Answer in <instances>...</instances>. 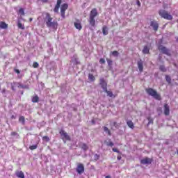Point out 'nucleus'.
<instances>
[{
    "label": "nucleus",
    "mask_w": 178,
    "mask_h": 178,
    "mask_svg": "<svg viewBox=\"0 0 178 178\" xmlns=\"http://www.w3.org/2000/svg\"><path fill=\"white\" fill-rule=\"evenodd\" d=\"M76 170L79 175H83L84 173V165L78 163Z\"/></svg>",
    "instance_id": "nucleus-6"
},
{
    "label": "nucleus",
    "mask_w": 178,
    "mask_h": 178,
    "mask_svg": "<svg viewBox=\"0 0 178 178\" xmlns=\"http://www.w3.org/2000/svg\"><path fill=\"white\" fill-rule=\"evenodd\" d=\"M88 80L90 83H93V81H95V76L92 74H89Z\"/></svg>",
    "instance_id": "nucleus-18"
},
{
    "label": "nucleus",
    "mask_w": 178,
    "mask_h": 178,
    "mask_svg": "<svg viewBox=\"0 0 178 178\" xmlns=\"http://www.w3.org/2000/svg\"><path fill=\"white\" fill-rule=\"evenodd\" d=\"M177 155H178V150L177 151Z\"/></svg>",
    "instance_id": "nucleus-52"
},
{
    "label": "nucleus",
    "mask_w": 178,
    "mask_h": 178,
    "mask_svg": "<svg viewBox=\"0 0 178 178\" xmlns=\"http://www.w3.org/2000/svg\"><path fill=\"white\" fill-rule=\"evenodd\" d=\"M42 140L48 142L49 141V138L48 136H43Z\"/></svg>",
    "instance_id": "nucleus-35"
},
{
    "label": "nucleus",
    "mask_w": 178,
    "mask_h": 178,
    "mask_svg": "<svg viewBox=\"0 0 178 178\" xmlns=\"http://www.w3.org/2000/svg\"><path fill=\"white\" fill-rule=\"evenodd\" d=\"M97 16H98V10L97 8L92 9L88 19L90 27H95V18Z\"/></svg>",
    "instance_id": "nucleus-1"
},
{
    "label": "nucleus",
    "mask_w": 178,
    "mask_h": 178,
    "mask_svg": "<svg viewBox=\"0 0 178 178\" xmlns=\"http://www.w3.org/2000/svg\"><path fill=\"white\" fill-rule=\"evenodd\" d=\"M33 20V18H30V22H31Z\"/></svg>",
    "instance_id": "nucleus-49"
},
{
    "label": "nucleus",
    "mask_w": 178,
    "mask_h": 178,
    "mask_svg": "<svg viewBox=\"0 0 178 178\" xmlns=\"http://www.w3.org/2000/svg\"><path fill=\"white\" fill-rule=\"evenodd\" d=\"M100 86H102L103 91H106V89L108 88H106L108 84L106 83V81H105V79L103 78L100 79Z\"/></svg>",
    "instance_id": "nucleus-11"
},
{
    "label": "nucleus",
    "mask_w": 178,
    "mask_h": 178,
    "mask_svg": "<svg viewBox=\"0 0 178 178\" xmlns=\"http://www.w3.org/2000/svg\"><path fill=\"white\" fill-rule=\"evenodd\" d=\"M11 136H15V137H17V138L19 137V135H18L17 133H16V132H12V133H11Z\"/></svg>",
    "instance_id": "nucleus-39"
},
{
    "label": "nucleus",
    "mask_w": 178,
    "mask_h": 178,
    "mask_svg": "<svg viewBox=\"0 0 178 178\" xmlns=\"http://www.w3.org/2000/svg\"><path fill=\"white\" fill-rule=\"evenodd\" d=\"M111 55H113V56L118 57L119 56V52L118 51H113L111 53Z\"/></svg>",
    "instance_id": "nucleus-29"
},
{
    "label": "nucleus",
    "mask_w": 178,
    "mask_h": 178,
    "mask_svg": "<svg viewBox=\"0 0 178 178\" xmlns=\"http://www.w3.org/2000/svg\"><path fill=\"white\" fill-rule=\"evenodd\" d=\"M74 27L77 29V30H81V29H83V26H81V22H80V21L77 20L76 22H75L74 23Z\"/></svg>",
    "instance_id": "nucleus-16"
},
{
    "label": "nucleus",
    "mask_w": 178,
    "mask_h": 178,
    "mask_svg": "<svg viewBox=\"0 0 178 178\" xmlns=\"http://www.w3.org/2000/svg\"><path fill=\"white\" fill-rule=\"evenodd\" d=\"M19 121L21 123H22V124H24V117H23V116L19 117Z\"/></svg>",
    "instance_id": "nucleus-31"
},
{
    "label": "nucleus",
    "mask_w": 178,
    "mask_h": 178,
    "mask_svg": "<svg viewBox=\"0 0 178 178\" xmlns=\"http://www.w3.org/2000/svg\"><path fill=\"white\" fill-rule=\"evenodd\" d=\"M81 148L83 151H87V149H88V146L86 145V143H83L82 144Z\"/></svg>",
    "instance_id": "nucleus-27"
},
{
    "label": "nucleus",
    "mask_w": 178,
    "mask_h": 178,
    "mask_svg": "<svg viewBox=\"0 0 178 178\" xmlns=\"http://www.w3.org/2000/svg\"><path fill=\"white\" fill-rule=\"evenodd\" d=\"M143 54H149V48H148V46H145L143 47Z\"/></svg>",
    "instance_id": "nucleus-21"
},
{
    "label": "nucleus",
    "mask_w": 178,
    "mask_h": 178,
    "mask_svg": "<svg viewBox=\"0 0 178 178\" xmlns=\"http://www.w3.org/2000/svg\"><path fill=\"white\" fill-rule=\"evenodd\" d=\"M19 15H22V16L24 15V10L23 8H20L19 10Z\"/></svg>",
    "instance_id": "nucleus-34"
},
{
    "label": "nucleus",
    "mask_w": 178,
    "mask_h": 178,
    "mask_svg": "<svg viewBox=\"0 0 178 178\" xmlns=\"http://www.w3.org/2000/svg\"><path fill=\"white\" fill-rule=\"evenodd\" d=\"M159 70L161 72H163V73L166 72V67H165V65H160Z\"/></svg>",
    "instance_id": "nucleus-26"
},
{
    "label": "nucleus",
    "mask_w": 178,
    "mask_h": 178,
    "mask_svg": "<svg viewBox=\"0 0 178 178\" xmlns=\"http://www.w3.org/2000/svg\"><path fill=\"white\" fill-rule=\"evenodd\" d=\"M113 152H117L118 154H120V151L118 150L116 148H113Z\"/></svg>",
    "instance_id": "nucleus-40"
},
{
    "label": "nucleus",
    "mask_w": 178,
    "mask_h": 178,
    "mask_svg": "<svg viewBox=\"0 0 178 178\" xmlns=\"http://www.w3.org/2000/svg\"><path fill=\"white\" fill-rule=\"evenodd\" d=\"M106 145L108 147H113L114 144L112 141L110 140L108 143H106Z\"/></svg>",
    "instance_id": "nucleus-33"
},
{
    "label": "nucleus",
    "mask_w": 178,
    "mask_h": 178,
    "mask_svg": "<svg viewBox=\"0 0 178 178\" xmlns=\"http://www.w3.org/2000/svg\"><path fill=\"white\" fill-rule=\"evenodd\" d=\"M16 87H17L18 88H24V86L19 83L14 82L11 83L12 90H15V88H16Z\"/></svg>",
    "instance_id": "nucleus-9"
},
{
    "label": "nucleus",
    "mask_w": 178,
    "mask_h": 178,
    "mask_svg": "<svg viewBox=\"0 0 178 178\" xmlns=\"http://www.w3.org/2000/svg\"><path fill=\"white\" fill-rule=\"evenodd\" d=\"M60 134L65 144H66V141H70V136H69V134H67V133L65 132V131H60Z\"/></svg>",
    "instance_id": "nucleus-5"
},
{
    "label": "nucleus",
    "mask_w": 178,
    "mask_h": 178,
    "mask_svg": "<svg viewBox=\"0 0 178 178\" xmlns=\"http://www.w3.org/2000/svg\"><path fill=\"white\" fill-rule=\"evenodd\" d=\"M38 145H33L29 147V149H31V151L34 150V149H37L38 148Z\"/></svg>",
    "instance_id": "nucleus-28"
},
{
    "label": "nucleus",
    "mask_w": 178,
    "mask_h": 178,
    "mask_svg": "<svg viewBox=\"0 0 178 178\" xmlns=\"http://www.w3.org/2000/svg\"><path fill=\"white\" fill-rule=\"evenodd\" d=\"M127 124L130 127V129H134V124H133L132 121H127Z\"/></svg>",
    "instance_id": "nucleus-23"
},
{
    "label": "nucleus",
    "mask_w": 178,
    "mask_h": 178,
    "mask_svg": "<svg viewBox=\"0 0 178 178\" xmlns=\"http://www.w3.org/2000/svg\"><path fill=\"white\" fill-rule=\"evenodd\" d=\"M165 80H166L167 83H168V84H170V83H172V79L170 78V76H169V75L165 76Z\"/></svg>",
    "instance_id": "nucleus-25"
},
{
    "label": "nucleus",
    "mask_w": 178,
    "mask_h": 178,
    "mask_svg": "<svg viewBox=\"0 0 178 178\" xmlns=\"http://www.w3.org/2000/svg\"><path fill=\"white\" fill-rule=\"evenodd\" d=\"M117 159L118 161H120V159H122V156L120 155L118 156Z\"/></svg>",
    "instance_id": "nucleus-46"
},
{
    "label": "nucleus",
    "mask_w": 178,
    "mask_h": 178,
    "mask_svg": "<svg viewBox=\"0 0 178 178\" xmlns=\"http://www.w3.org/2000/svg\"><path fill=\"white\" fill-rule=\"evenodd\" d=\"M148 120H149V122H148V124H151V123H154V120L148 118Z\"/></svg>",
    "instance_id": "nucleus-43"
},
{
    "label": "nucleus",
    "mask_w": 178,
    "mask_h": 178,
    "mask_svg": "<svg viewBox=\"0 0 178 178\" xmlns=\"http://www.w3.org/2000/svg\"><path fill=\"white\" fill-rule=\"evenodd\" d=\"M104 131L106 133V134H108V136H111L112 134L111 133V131L108 127H104Z\"/></svg>",
    "instance_id": "nucleus-22"
},
{
    "label": "nucleus",
    "mask_w": 178,
    "mask_h": 178,
    "mask_svg": "<svg viewBox=\"0 0 178 178\" xmlns=\"http://www.w3.org/2000/svg\"><path fill=\"white\" fill-rule=\"evenodd\" d=\"M0 29H8V24L3 22H0Z\"/></svg>",
    "instance_id": "nucleus-19"
},
{
    "label": "nucleus",
    "mask_w": 178,
    "mask_h": 178,
    "mask_svg": "<svg viewBox=\"0 0 178 178\" xmlns=\"http://www.w3.org/2000/svg\"><path fill=\"white\" fill-rule=\"evenodd\" d=\"M14 71H15V73H17V74H19V73H20V71H19V70H17V69H15Z\"/></svg>",
    "instance_id": "nucleus-44"
},
{
    "label": "nucleus",
    "mask_w": 178,
    "mask_h": 178,
    "mask_svg": "<svg viewBox=\"0 0 178 178\" xmlns=\"http://www.w3.org/2000/svg\"><path fill=\"white\" fill-rule=\"evenodd\" d=\"M18 28L21 30H24V25L20 22H18Z\"/></svg>",
    "instance_id": "nucleus-30"
},
{
    "label": "nucleus",
    "mask_w": 178,
    "mask_h": 178,
    "mask_svg": "<svg viewBox=\"0 0 178 178\" xmlns=\"http://www.w3.org/2000/svg\"><path fill=\"white\" fill-rule=\"evenodd\" d=\"M104 92H106L107 94V97H110V98H115V95H113V92L112 91L108 90V88L106 89V91H104Z\"/></svg>",
    "instance_id": "nucleus-17"
},
{
    "label": "nucleus",
    "mask_w": 178,
    "mask_h": 178,
    "mask_svg": "<svg viewBox=\"0 0 178 178\" xmlns=\"http://www.w3.org/2000/svg\"><path fill=\"white\" fill-rule=\"evenodd\" d=\"M136 5L140 8L141 6V3L140 2V0L136 1Z\"/></svg>",
    "instance_id": "nucleus-41"
},
{
    "label": "nucleus",
    "mask_w": 178,
    "mask_h": 178,
    "mask_svg": "<svg viewBox=\"0 0 178 178\" xmlns=\"http://www.w3.org/2000/svg\"><path fill=\"white\" fill-rule=\"evenodd\" d=\"M113 126H115V127H118V122H113Z\"/></svg>",
    "instance_id": "nucleus-45"
},
{
    "label": "nucleus",
    "mask_w": 178,
    "mask_h": 178,
    "mask_svg": "<svg viewBox=\"0 0 178 178\" xmlns=\"http://www.w3.org/2000/svg\"><path fill=\"white\" fill-rule=\"evenodd\" d=\"M107 63L108 66L111 67V66H112V60L107 59Z\"/></svg>",
    "instance_id": "nucleus-36"
},
{
    "label": "nucleus",
    "mask_w": 178,
    "mask_h": 178,
    "mask_svg": "<svg viewBox=\"0 0 178 178\" xmlns=\"http://www.w3.org/2000/svg\"><path fill=\"white\" fill-rule=\"evenodd\" d=\"M138 68L140 73L143 72V70H144L143 60H140L139 61H138Z\"/></svg>",
    "instance_id": "nucleus-15"
},
{
    "label": "nucleus",
    "mask_w": 178,
    "mask_h": 178,
    "mask_svg": "<svg viewBox=\"0 0 178 178\" xmlns=\"http://www.w3.org/2000/svg\"><path fill=\"white\" fill-rule=\"evenodd\" d=\"M150 26H151V27H152V29H153V30H154V31H158L159 24H158V22H156V21H152L150 22Z\"/></svg>",
    "instance_id": "nucleus-10"
},
{
    "label": "nucleus",
    "mask_w": 178,
    "mask_h": 178,
    "mask_svg": "<svg viewBox=\"0 0 178 178\" xmlns=\"http://www.w3.org/2000/svg\"><path fill=\"white\" fill-rule=\"evenodd\" d=\"M38 66H39L38 63H37V62L33 63V67L37 68V67H38Z\"/></svg>",
    "instance_id": "nucleus-37"
},
{
    "label": "nucleus",
    "mask_w": 178,
    "mask_h": 178,
    "mask_svg": "<svg viewBox=\"0 0 178 178\" xmlns=\"http://www.w3.org/2000/svg\"><path fill=\"white\" fill-rule=\"evenodd\" d=\"M92 123L93 124H95V121L94 120H92Z\"/></svg>",
    "instance_id": "nucleus-47"
},
{
    "label": "nucleus",
    "mask_w": 178,
    "mask_h": 178,
    "mask_svg": "<svg viewBox=\"0 0 178 178\" xmlns=\"http://www.w3.org/2000/svg\"><path fill=\"white\" fill-rule=\"evenodd\" d=\"M164 115H165V116L170 115V107L168 104H164Z\"/></svg>",
    "instance_id": "nucleus-12"
},
{
    "label": "nucleus",
    "mask_w": 178,
    "mask_h": 178,
    "mask_svg": "<svg viewBox=\"0 0 178 178\" xmlns=\"http://www.w3.org/2000/svg\"><path fill=\"white\" fill-rule=\"evenodd\" d=\"M45 22L47 27L54 29H58V22L56 20H52V17L49 13L46 15Z\"/></svg>",
    "instance_id": "nucleus-2"
},
{
    "label": "nucleus",
    "mask_w": 178,
    "mask_h": 178,
    "mask_svg": "<svg viewBox=\"0 0 178 178\" xmlns=\"http://www.w3.org/2000/svg\"><path fill=\"white\" fill-rule=\"evenodd\" d=\"M14 118H15V117L13 115V116H12V119H13Z\"/></svg>",
    "instance_id": "nucleus-51"
},
{
    "label": "nucleus",
    "mask_w": 178,
    "mask_h": 178,
    "mask_svg": "<svg viewBox=\"0 0 178 178\" xmlns=\"http://www.w3.org/2000/svg\"><path fill=\"white\" fill-rule=\"evenodd\" d=\"M68 6L66 3H64L63 5H61L60 6V13H61V17L64 19L65 16V12H66V9H67Z\"/></svg>",
    "instance_id": "nucleus-8"
},
{
    "label": "nucleus",
    "mask_w": 178,
    "mask_h": 178,
    "mask_svg": "<svg viewBox=\"0 0 178 178\" xmlns=\"http://www.w3.org/2000/svg\"><path fill=\"white\" fill-rule=\"evenodd\" d=\"M159 51H161V52H162V54H164L165 55H170V52L169 51V49H168V48H166L165 47H163V45H160L159 47Z\"/></svg>",
    "instance_id": "nucleus-7"
},
{
    "label": "nucleus",
    "mask_w": 178,
    "mask_h": 178,
    "mask_svg": "<svg viewBox=\"0 0 178 178\" xmlns=\"http://www.w3.org/2000/svg\"><path fill=\"white\" fill-rule=\"evenodd\" d=\"M94 159H95V161H98V160L99 159V155H98V154H95V156H94Z\"/></svg>",
    "instance_id": "nucleus-38"
},
{
    "label": "nucleus",
    "mask_w": 178,
    "mask_h": 178,
    "mask_svg": "<svg viewBox=\"0 0 178 178\" xmlns=\"http://www.w3.org/2000/svg\"><path fill=\"white\" fill-rule=\"evenodd\" d=\"M60 3H62V0H57V3L54 8V12L58 13L59 12V8H60Z\"/></svg>",
    "instance_id": "nucleus-14"
},
{
    "label": "nucleus",
    "mask_w": 178,
    "mask_h": 178,
    "mask_svg": "<svg viewBox=\"0 0 178 178\" xmlns=\"http://www.w3.org/2000/svg\"><path fill=\"white\" fill-rule=\"evenodd\" d=\"M152 162V160L149 158H145L140 161L142 165H149Z\"/></svg>",
    "instance_id": "nucleus-13"
},
{
    "label": "nucleus",
    "mask_w": 178,
    "mask_h": 178,
    "mask_svg": "<svg viewBox=\"0 0 178 178\" xmlns=\"http://www.w3.org/2000/svg\"><path fill=\"white\" fill-rule=\"evenodd\" d=\"M99 63H102V64L105 63V59L101 58V59L99 60Z\"/></svg>",
    "instance_id": "nucleus-42"
},
{
    "label": "nucleus",
    "mask_w": 178,
    "mask_h": 178,
    "mask_svg": "<svg viewBox=\"0 0 178 178\" xmlns=\"http://www.w3.org/2000/svg\"><path fill=\"white\" fill-rule=\"evenodd\" d=\"M33 102H38V96H35L32 99Z\"/></svg>",
    "instance_id": "nucleus-32"
},
{
    "label": "nucleus",
    "mask_w": 178,
    "mask_h": 178,
    "mask_svg": "<svg viewBox=\"0 0 178 178\" xmlns=\"http://www.w3.org/2000/svg\"><path fill=\"white\" fill-rule=\"evenodd\" d=\"M146 92L150 97H153L154 99H157V101H161V95L156 92V90L153 88H149L146 89Z\"/></svg>",
    "instance_id": "nucleus-3"
},
{
    "label": "nucleus",
    "mask_w": 178,
    "mask_h": 178,
    "mask_svg": "<svg viewBox=\"0 0 178 178\" xmlns=\"http://www.w3.org/2000/svg\"><path fill=\"white\" fill-rule=\"evenodd\" d=\"M159 14L163 18L166 19V20H172L173 17L171 15H169L168 12L165 11V10H160L159 11Z\"/></svg>",
    "instance_id": "nucleus-4"
},
{
    "label": "nucleus",
    "mask_w": 178,
    "mask_h": 178,
    "mask_svg": "<svg viewBox=\"0 0 178 178\" xmlns=\"http://www.w3.org/2000/svg\"><path fill=\"white\" fill-rule=\"evenodd\" d=\"M2 92H5V90H3Z\"/></svg>",
    "instance_id": "nucleus-50"
},
{
    "label": "nucleus",
    "mask_w": 178,
    "mask_h": 178,
    "mask_svg": "<svg viewBox=\"0 0 178 178\" xmlns=\"http://www.w3.org/2000/svg\"><path fill=\"white\" fill-rule=\"evenodd\" d=\"M16 175L19 178H24V173H23L22 171L17 172Z\"/></svg>",
    "instance_id": "nucleus-24"
},
{
    "label": "nucleus",
    "mask_w": 178,
    "mask_h": 178,
    "mask_svg": "<svg viewBox=\"0 0 178 178\" xmlns=\"http://www.w3.org/2000/svg\"><path fill=\"white\" fill-rule=\"evenodd\" d=\"M105 178H111V176L107 175V176H106V177H105Z\"/></svg>",
    "instance_id": "nucleus-48"
},
{
    "label": "nucleus",
    "mask_w": 178,
    "mask_h": 178,
    "mask_svg": "<svg viewBox=\"0 0 178 178\" xmlns=\"http://www.w3.org/2000/svg\"><path fill=\"white\" fill-rule=\"evenodd\" d=\"M102 33H103L104 35H108V27H106L105 26H103Z\"/></svg>",
    "instance_id": "nucleus-20"
}]
</instances>
